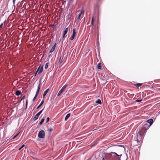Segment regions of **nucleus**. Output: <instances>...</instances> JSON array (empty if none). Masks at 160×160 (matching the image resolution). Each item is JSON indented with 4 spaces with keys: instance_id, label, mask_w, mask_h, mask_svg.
<instances>
[{
    "instance_id": "f257e3e1",
    "label": "nucleus",
    "mask_w": 160,
    "mask_h": 160,
    "mask_svg": "<svg viewBox=\"0 0 160 160\" xmlns=\"http://www.w3.org/2000/svg\"><path fill=\"white\" fill-rule=\"evenodd\" d=\"M148 123L146 122H144L143 123V125L140 127L138 133L141 135H142L144 136L147 130L148 129Z\"/></svg>"
},
{
    "instance_id": "f03ea898",
    "label": "nucleus",
    "mask_w": 160,
    "mask_h": 160,
    "mask_svg": "<svg viewBox=\"0 0 160 160\" xmlns=\"http://www.w3.org/2000/svg\"><path fill=\"white\" fill-rule=\"evenodd\" d=\"M39 138H44L45 136V133L44 131L43 130H41L39 131L38 135Z\"/></svg>"
},
{
    "instance_id": "7ed1b4c3",
    "label": "nucleus",
    "mask_w": 160,
    "mask_h": 160,
    "mask_svg": "<svg viewBox=\"0 0 160 160\" xmlns=\"http://www.w3.org/2000/svg\"><path fill=\"white\" fill-rule=\"evenodd\" d=\"M144 136L141 135L140 134H138L137 135L136 140L138 142L141 141V140H143Z\"/></svg>"
},
{
    "instance_id": "20e7f679",
    "label": "nucleus",
    "mask_w": 160,
    "mask_h": 160,
    "mask_svg": "<svg viewBox=\"0 0 160 160\" xmlns=\"http://www.w3.org/2000/svg\"><path fill=\"white\" fill-rule=\"evenodd\" d=\"M67 85H64L61 89L59 91L57 95L59 96L64 91L66 88L67 87Z\"/></svg>"
},
{
    "instance_id": "39448f33",
    "label": "nucleus",
    "mask_w": 160,
    "mask_h": 160,
    "mask_svg": "<svg viewBox=\"0 0 160 160\" xmlns=\"http://www.w3.org/2000/svg\"><path fill=\"white\" fill-rule=\"evenodd\" d=\"M76 32L75 31V29L74 28L73 30V33L72 36L69 38V40L72 41L73 40L76 35Z\"/></svg>"
},
{
    "instance_id": "423d86ee",
    "label": "nucleus",
    "mask_w": 160,
    "mask_h": 160,
    "mask_svg": "<svg viewBox=\"0 0 160 160\" xmlns=\"http://www.w3.org/2000/svg\"><path fill=\"white\" fill-rule=\"evenodd\" d=\"M78 12H80L78 15V17L77 18V20H79L80 19V18L81 17V15L84 12L83 9H82L81 10H79L78 11Z\"/></svg>"
},
{
    "instance_id": "0eeeda50",
    "label": "nucleus",
    "mask_w": 160,
    "mask_h": 160,
    "mask_svg": "<svg viewBox=\"0 0 160 160\" xmlns=\"http://www.w3.org/2000/svg\"><path fill=\"white\" fill-rule=\"evenodd\" d=\"M147 123H149V124H148V128L151 126V125L152 124L153 122V120L152 119H149L148 120L147 122H146Z\"/></svg>"
},
{
    "instance_id": "6e6552de",
    "label": "nucleus",
    "mask_w": 160,
    "mask_h": 160,
    "mask_svg": "<svg viewBox=\"0 0 160 160\" xmlns=\"http://www.w3.org/2000/svg\"><path fill=\"white\" fill-rule=\"evenodd\" d=\"M68 28H66L65 30H64L63 32V36L62 37L63 38H65V35L67 33L68 31Z\"/></svg>"
},
{
    "instance_id": "1a4fd4ad",
    "label": "nucleus",
    "mask_w": 160,
    "mask_h": 160,
    "mask_svg": "<svg viewBox=\"0 0 160 160\" xmlns=\"http://www.w3.org/2000/svg\"><path fill=\"white\" fill-rule=\"evenodd\" d=\"M40 84H41V82H40L39 83V84H38V88L37 90V92L36 93L35 95L36 96H37L38 95V94L39 93V90H40V87H41Z\"/></svg>"
},
{
    "instance_id": "9d476101",
    "label": "nucleus",
    "mask_w": 160,
    "mask_h": 160,
    "mask_svg": "<svg viewBox=\"0 0 160 160\" xmlns=\"http://www.w3.org/2000/svg\"><path fill=\"white\" fill-rule=\"evenodd\" d=\"M56 43H55L54 44V45L52 47V48L50 50V52H52L54 51V50H55V47H56Z\"/></svg>"
},
{
    "instance_id": "9b49d317",
    "label": "nucleus",
    "mask_w": 160,
    "mask_h": 160,
    "mask_svg": "<svg viewBox=\"0 0 160 160\" xmlns=\"http://www.w3.org/2000/svg\"><path fill=\"white\" fill-rule=\"evenodd\" d=\"M43 66H41H41L40 67V68L39 69V72L38 73V74H40V73H41L42 72V71H43Z\"/></svg>"
},
{
    "instance_id": "f8f14e48",
    "label": "nucleus",
    "mask_w": 160,
    "mask_h": 160,
    "mask_svg": "<svg viewBox=\"0 0 160 160\" xmlns=\"http://www.w3.org/2000/svg\"><path fill=\"white\" fill-rule=\"evenodd\" d=\"M49 91V89H47L46 90V91L44 92V93L43 94V98H44L45 95L47 94L48 92Z\"/></svg>"
},
{
    "instance_id": "ddd939ff",
    "label": "nucleus",
    "mask_w": 160,
    "mask_h": 160,
    "mask_svg": "<svg viewBox=\"0 0 160 160\" xmlns=\"http://www.w3.org/2000/svg\"><path fill=\"white\" fill-rule=\"evenodd\" d=\"M70 114L69 113H68L67 115L65 117V121H67V119H68V118L69 117H70Z\"/></svg>"
},
{
    "instance_id": "4468645a",
    "label": "nucleus",
    "mask_w": 160,
    "mask_h": 160,
    "mask_svg": "<svg viewBox=\"0 0 160 160\" xmlns=\"http://www.w3.org/2000/svg\"><path fill=\"white\" fill-rule=\"evenodd\" d=\"M97 68L99 69H102L101 64V63H99L97 66Z\"/></svg>"
},
{
    "instance_id": "2eb2a0df",
    "label": "nucleus",
    "mask_w": 160,
    "mask_h": 160,
    "mask_svg": "<svg viewBox=\"0 0 160 160\" xmlns=\"http://www.w3.org/2000/svg\"><path fill=\"white\" fill-rule=\"evenodd\" d=\"M21 94V92L20 90H17L15 92V94L17 96Z\"/></svg>"
},
{
    "instance_id": "dca6fc26",
    "label": "nucleus",
    "mask_w": 160,
    "mask_h": 160,
    "mask_svg": "<svg viewBox=\"0 0 160 160\" xmlns=\"http://www.w3.org/2000/svg\"><path fill=\"white\" fill-rule=\"evenodd\" d=\"M142 85V83H137L134 84V85L136 86L138 88L139 87L141 86Z\"/></svg>"
},
{
    "instance_id": "f3484780",
    "label": "nucleus",
    "mask_w": 160,
    "mask_h": 160,
    "mask_svg": "<svg viewBox=\"0 0 160 160\" xmlns=\"http://www.w3.org/2000/svg\"><path fill=\"white\" fill-rule=\"evenodd\" d=\"M44 102V100H43L42 101L40 104L38 106V107H37V109L39 108L43 104Z\"/></svg>"
},
{
    "instance_id": "a211bd4d",
    "label": "nucleus",
    "mask_w": 160,
    "mask_h": 160,
    "mask_svg": "<svg viewBox=\"0 0 160 160\" xmlns=\"http://www.w3.org/2000/svg\"><path fill=\"white\" fill-rule=\"evenodd\" d=\"M94 17H92V20H91V25L92 26L94 25Z\"/></svg>"
},
{
    "instance_id": "6ab92c4d",
    "label": "nucleus",
    "mask_w": 160,
    "mask_h": 160,
    "mask_svg": "<svg viewBox=\"0 0 160 160\" xmlns=\"http://www.w3.org/2000/svg\"><path fill=\"white\" fill-rule=\"evenodd\" d=\"M96 103H98V104H101V101L100 99H98L96 101Z\"/></svg>"
},
{
    "instance_id": "aec40b11",
    "label": "nucleus",
    "mask_w": 160,
    "mask_h": 160,
    "mask_svg": "<svg viewBox=\"0 0 160 160\" xmlns=\"http://www.w3.org/2000/svg\"><path fill=\"white\" fill-rule=\"evenodd\" d=\"M44 119H45L44 118H42L41 119V121L39 123L40 125H41L42 123L44 120Z\"/></svg>"
},
{
    "instance_id": "412c9836",
    "label": "nucleus",
    "mask_w": 160,
    "mask_h": 160,
    "mask_svg": "<svg viewBox=\"0 0 160 160\" xmlns=\"http://www.w3.org/2000/svg\"><path fill=\"white\" fill-rule=\"evenodd\" d=\"M38 116L37 114H36L33 118V120L34 121L36 120L37 119H38Z\"/></svg>"
},
{
    "instance_id": "4be33fe9",
    "label": "nucleus",
    "mask_w": 160,
    "mask_h": 160,
    "mask_svg": "<svg viewBox=\"0 0 160 160\" xmlns=\"http://www.w3.org/2000/svg\"><path fill=\"white\" fill-rule=\"evenodd\" d=\"M48 64H49V63L48 62V63H47L45 65V69H46L48 68Z\"/></svg>"
},
{
    "instance_id": "5701e85b",
    "label": "nucleus",
    "mask_w": 160,
    "mask_h": 160,
    "mask_svg": "<svg viewBox=\"0 0 160 160\" xmlns=\"http://www.w3.org/2000/svg\"><path fill=\"white\" fill-rule=\"evenodd\" d=\"M40 65L39 66V67L38 69H37V70L36 73H35V75H34V76H36L38 72V71H39V69L40 68Z\"/></svg>"
},
{
    "instance_id": "b1692460",
    "label": "nucleus",
    "mask_w": 160,
    "mask_h": 160,
    "mask_svg": "<svg viewBox=\"0 0 160 160\" xmlns=\"http://www.w3.org/2000/svg\"><path fill=\"white\" fill-rule=\"evenodd\" d=\"M62 59H61V57L60 58V59L59 60V62L60 64H61V63H62Z\"/></svg>"
},
{
    "instance_id": "393cba45",
    "label": "nucleus",
    "mask_w": 160,
    "mask_h": 160,
    "mask_svg": "<svg viewBox=\"0 0 160 160\" xmlns=\"http://www.w3.org/2000/svg\"><path fill=\"white\" fill-rule=\"evenodd\" d=\"M25 146V145L24 144L22 145V146L18 149L19 150H21V149L23 148Z\"/></svg>"
},
{
    "instance_id": "a878e982",
    "label": "nucleus",
    "mask_w": 160,
    "mask_h": 160,
    "mask_svg": "<svg viewBox=\"0 0 160 160\" xmlns=\"http://www.w3.org/2000/svg\"><path fill=\"white\" fill-rule=\"evenodd\" d=\"M37 97V96L35 95V96H34V98L32 100V101L33 102H34L35 101V99H36Z\"/></svg>"
},
{
    "instance_id": "bb28decb",
    "label": "nucleus",
    "mask_w": 160,
    "mask_h": 160,
    "mask_svg": "<svg viewBox=\"0 0 160 160\" xmlns=\"http://www.w3.org/2000/svg\"><path fill=\"white\" fill-rule=\"evenodd\" d=\"M19 134V133H18L16 135H15L12 138V139H14V138H15L18 135V134Z\"/></svg>"
},
{
    "instance_id": "cd10ccee",
    "label": "nucleus",
    "mask_w": 160,
    "mask_h": 160,
    "mask_svg": "<svg viewBox=\"0 0 160 160\" xmlns=\"http://www.w3.org/2000/svg\"><path fill=\"white\" fill-rule=\"evenodd\" d=\"M142 101V99H141V100H136L135 101V102H141Z\"/></svg>"
},
{
    "instance_id": "c85d7f7f",
    "label": "nucleus",
    "mask_w": 160,
    "mask_h": 160,
    "mask_svg": "<svg viewBox=\"0 0 160 160\" xmlns=\"http://www.w3.org/2000/svg\"><path fill=\"white\" fill-rule=\"evenodd\" d=\"M49 120V117H48L47 118V119H46V122L47 123L48 122Z\"/></svg>"
},
{
    "instance_id": "c756f323",
    "label": "nucleus",
    "mask_w": 160,
    "mask_h": 160,
    "mask_svg": "<svg viewBox=\"0 0 160 160\" xmlns=\"http://www.w3.org/2000/svg\"><path fill=\"white\" fill-rule=\"evenodd\" d=\"M3 25V24L2 23H1V25H0V29H1L2 28Z\"/></svg>"
},
{
    "instance_id": "7c9ffc66",
    "label": "nucleus",
    "mask_w": 160,
    "mask_h": 160,
    "mask_svg": "<svg viewBox=\"0 0 160 160\" xmlns=\"http://www.w3.org/2000/svg\"><path fill=\"white\" fill-rule=\"evenodd\" d=\"M25 98V95H24L22 98L21 100L24 99Z\"/></svg>"
},
{
    "instance_id": "2f4dec72",
    "label": "nucleus",
    "mask_w": 160,
    "mask_h": 160,
    "mask_svg": "<svg viewBox=\"0 0 160 160\" xmlns=\"http://www.w3.org/2000/svg\"><path fill=\"white\" fill-rule=\"evenodd\" d=\"M28 104V99H27L26 101V105L27 106Z\"/></svg>"
},
{
    "instance_id": "473e14b6",
    "label": "nucleus",
    "mask_w": 160,
    "mask_h": 160,
    "mask_svg": "<svg viewBox=\"0 0 160 160\" xmlns=\"http://www.w3.org/2000/svg\"><path fill=\"white\" fill-rule=\"evenodd\" d=\"M51 26L53 28H54V24L51 25Z\"/></svg>"
},
{
    "instance_id": "72a5a7b5",
    "label": "nucleus",
    "mask_w": 160,
    "mask_h": 160,
    "mask_svg": "<svg viewBox=\"0 0 160 160\" xmlns=\"http://www.w3.org/2000/svg\"><path fill=\"white\" fill-rule=\"evenodd\" d=\"M44 109H42V110H41L40 111H39V113H40V114H41L42 113V112L43 110Z\"/></svg>"
},
{
    "instance_id": "f704fd0d",
    "label": "nucleus",
    "mask_w": 160,
    "mask_h": 160,
    "mask_svg": "<svg viewBox=\"0 0 160 160\" xmlns=\"http://www.w3.org/2000/svg\"><path fill=\"white\" fill-rule=\"evenodd\" d=\"M40 114H41L38 112L36 114L39 117Z\"/></svg>"
},
{
    "instance_id": "c9c22d12",
    "label": "nucleus",
    "mask_w": 160,
    "mask_h": 160,
    "mask_svg": "<svg viewBox=\"0 0 160 160\" xmlns=\"http://www.w3.org/2000/svg\"><path fill=\"white\" fill-rule=\"evenodd\" d=\"M113 153H114V154H115L117 156H119V155H118L117 153H116V152H113Z\"/></svg>"
},
{
    "instance_id": "e433bc0d",
    "label": "nucleus",
    "mask_w": 160,
    "mask_h": 160,
    "mask_svg": "<svg viewBox=\"0 0 160 160\" xmlns=\"http://www.w3.org/2000/svg\"><path fill=\"white\" fill-rule=\"evenodd\" d=\"M15 0H13V2L14 4V3H15Z\"/></svg>"
},
{
    "instance_id": "4c0bfd02",
    "label": "nucleus",
    "mask_w": 160,
    "mask_h": 160,
    "mask_svg": "<svg viewBox=\"0 0 160 160\" xmlns=\"http://www.w3.org/2000/svg\"><path fill=\"white\" fill-rule=\"evenodd\" d=\"M49 130L50 132H51L52 131V129H49Z\"/></svg>"
},
{
    "instance_id": "58836bf2",
    "label": "nucleus",
    "mask_w": 160,
    "mask_h": 160,
    "mask_svg": "<svg viewBox=\"0 0 160 160\" xmlns=\"http://www.w3.org/2000/svg\"><path fill=\"white\" fill-rule=\"evenodd\" d=\"M102 160H105L104 158H102Z\"/></svg>"
}]
</instances>
